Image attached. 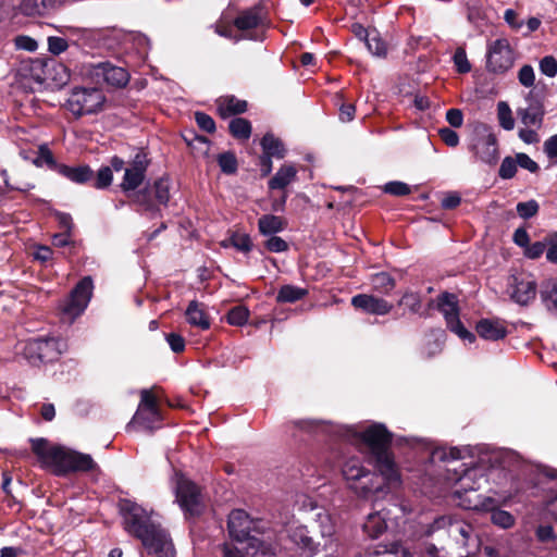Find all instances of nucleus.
Wrapping results in <instances>:
<instances>
[{
    "mask_svg": "<svg viewBox=\"0 0 557 557\" xmlns=\"http://www.w3.org/2000/svg\"><path fill=\"white\" fill-rule=\"evenodd\" d=\"M63 0H18L17 8L24 15L33 16L44 14L47 10L54 9Z\"/></svg>",
    "mask_w": 557,
    "mask_h": 557,
    "instance_id": "24",
    "label": "nucleus"
},
{
    "mask_svg": "<svg viewBox=\"0 0 557 557\" xmlns=\"http://www.w3.org/2000/svg\"><path fill=\"white\" fill-rule=\"evenodd\" d=\"M119 506L125 530L141 541L148 554L174 557V546L168 532L151 521L146 509L129 499H121Z\"/></svg>",
    "mask_w": 557,
    "mask_h": 557,
    "instance_id": "2",
    "label": "nucleus"
},
{
    "mask_svg": "<svg viewBox=\"0 0 557 557\" xmlns=\"http://www.w3.org/2000/svg\"><path fill=\"white\" fill-rule=\"evenodd\" d=\"M247 110V102L235 97H225L219 102V112L222 116L244 113Z\"/></svg>",
    "mask_w": 557,
    "mask_h": 557,
    "instance_id": "31",
    "label": "nucleus"
},
{
    "mask_svg": "<svg viewBox=\"0 0 557 557\" xmlns=\"http://www.w3.org/2000/svg\"><path fill=\"white\" fill-rule=\"evenodd\" d=\"M386 529V513L383 510L369 513L363 523V531L372 539L382 535Z\"/></svg>",
    "mask_w": 557,
    "mask_h": 557,
    "instance_id": "26",
    "label": "nucleus"
},
{
    "mask_svg": "<svg viewBox=\"0 0 557 557\" xmlns=\"http://www.w3.org/2000/svg\"><path fill=\"white\" fill-rule=\"evenodd\" d=\"M437 309L443 313L447 327L461 339L473 342L475 336L469 332L459 320L458 304L456 296L443 293L437 299Z\"/></svg>",
    "mask_w": 557,
    "mask_h": 557,
    "instance_id": "14",
    "label": "nucleus"
},
{
    "mask_svg": "<svg viewBox=\"0 0 557 557\" xmlns=\"http://www.w3.org/2000/svg\"><path fill=\"white\" fill-rule=\"evenodd\" d=\"M513 64V52L506 38H498L487 46L486 67L493 73H505Z\"/></svg>",
    "mask_w": 557,
    "mask_h": 557,
    "instance_id": "15",
    "label": "nucleus"
},
{
    "mask_svg": "<svg viewBox=\"0 0 557 557\" xmlns=\"http://www.w3.org/2000/svg\"><path fill=\"white\" fill-rule=\"evenodd\" d=\"M351 305L369 314L384 315L392 311L393 305L383 298L359 294L351 298Z\"/></svg>",
    "mask_w": 557,
    "mask_h": 557,
    "instance_id": "21",
    "label": "nucleus"
},
{
    "mask_svg": "<svg viewBox=\"0 0 557 557\" xmlns=\"http://www.w3.org/2000/svg\"><path fill=\"white\" fill-rule=\"evenodd\" d=\"M32 448L44 465L54 468L57 474L89 471L96 468V462L90 455L62 446H51L45 438L32 440Z\"/></svg>",
    "mask_w": 557,
    "mask_h": 557,
    "instance_id": "5",
    "label": "nucleus"
},
{
    "mask_svg": "<svg viewBox=\"0 0 557 557\" xmlns=\"http://www.w3.org/2000/svg\"><path fill=\"white\" fill-rule=\"evenodd\" d=\"M539 203L535 200H529L525 202H518L516 210L520 218L531 219L539 212Z\"/></svg>",
    "mask_w": 557,
    "mask_h": 557,
    "instance_id": "47",
    "label": "nucleus"
},
{
    "mask_svg": "<svg viewBox=\"0 0 557 557\" xmlns=\"http://www.w3.org/2000/svg\"><path fill=\"white\" fill-rule=\"evenodd\" d=\"M491 521L493 524L502 529H510L516 523L515 517L509 511L503 510L500 508L493 510V513L491 515Z\"/></svg>",
    "mask_w": 557,
    "mask_h": 557,
    "instance_id": "41",
    "label": "nucleus"
},
{
    "mask_svg": "<svg viewBox=\"0 0 557 557\" xmlns=\"http://www.w3.org/2000/svg\"><path fill=\"white\" fill-rule=\"evenodd\" d=\"M59 173L70 181L78 184L86 183L92 177V171L87 165H81L76 168L60 165Z\"/></svg>",
    "mask_w": 557,
    "mask_h": 557,
    "instance_id": "29",
    "label": "nucleus"
},
{
    "mask_svg": "<svg viewBox=\"0 0 557 557\" xmlns=\"http://www.w3.org/2000/svg\"><path fill=\"white\" fill-rule=\"evenodd\" d=\"M524 100L527 107L517 109V116L522 125L518 137L527 145H534L541 140L539 131L544 125L546 109L543 98L537 97L533 90L525 95Z\"/></svg>",
    "mask_w": 557,
    "mask_h": 557,
    "instance_id": "6",
    "label": "nucleus"
},
{
    "mask_svg": "<svg viewBox=\"0 0 557 557\" xmlns=\"http://www.w3.org/2000/svg\"><path fill=\"white\" fill-rule=\"evenodd\" d=\"M230 132L237 139L247 140L251 135V124L244 117H235L230 122Z\"/></svg>",
    "mask_w": 557,
    "mask_h": 557,
    "instance_id": "34",
    "label": "nucleus"
},
{
    "mask_svg": "<svg viewBox=\"0 0 557 557\" xmlns=\"http://www.w3.org/2000/svg\"><path fill=\"white\" fill-rule=\"evenodd\" d=\"M307 295L305 288H300L294 285H284L280 288L276 300L277 302H295Z\"/></svg>",
    "mask_w": 557,
    "mask_h": 557,
    "instance_id": "35",
    "label": "nucleus"
},
{
    "mask_svg": "<svg viewBox=\"0 0 557 557\" xmlns=\"http://www.w3.org/2000/svg\"><path fill=\"white\" fill-rule=\"evenodd\" d=\"M475 159L488 165H494L499 159L498 143L494 134L478 137L470 147Z\"/></svg>",
    "mask_w": 557,
    "mask_h": 557,
    "instance_id": "19",
    "label": "nucleus"
},
{
    "mask_svg": "<svg viewBox=\"0 0 557 557\" xmlns=\"http://www.w3.org/2000/svg\"><path fill=\"white\" fill-rule=\"evenodd\" d=\"M537 284L531 274L517 273L507 278L506 294L519 306H528L536 296Z\"/></svg>",
    "mask_w": 557,
    "mask_h": 557,
    "instance_id": "12",
    "label": "nucleus"
},
{
    "mask_svg": "<svg viewBox=\"0 0 557 557\" xmlns=\"http://www.w3.org/2000/svg\"><path fill=\"white\" fill-rule=\"evenodd\" d=\"M260 521H253L243 509H235L228 516V533L238 543L247 542L243 548L232 544L223 545V557H274L273 548L251 532H259Z\"/></svg>",
    "mask_w": 557,
    "mask_h": 557,
    "instance_id": "3",
    "label": "nucleus"
},
{
    "mask_svg": "<svg viewBox=\"0 0 557 557\" xmlns=\"http://www.w3.org/2000/svg\"><path fill=\"white\" fill-rule=\"evenodd\" d=\"M87 74L97 83H106L108 86L122 88L129 81V74L126 70L115 66L109 62L90 64Z\"/></svg>",
    "mask_w": 557,
    "mask_h": 557,
    "instance_id": "17",
    "label": "nucleus"
},
{
    "mask_svg": "<svg viewBox=\"0 0 557 557\" xmlns=\"http://www.w3.org/2000/svg\"><path fill=\"white\" fill-rule=\"evenodd\" d=\"M446 120L453 127H460L463 123V114L459 109H449L446 112Z\"/></svg>",
    "mask_w": 557,
    "mask_h": 557,
    "instance_id": "62",
    "label": "nucleus"
},
{
    "mask_svg": "<svg viewBox=\"0 0 557 557\" xmlns=\"http://www.w3.org/2000/svg\"><path fill=\"white\" fill-rule=\"evenodd\" d=\"M112 178H113V175H112L111 168H109V166L101 168L98 171L95 186L100 189L106 188L112 183Z\"/></svg>",
    "mask_w": 557,
    "mask_h": 557,
    "instance_id": "54",
    "label": "nucleus"
},
{
    "mask_svg": "<svg viewBox=\"0 0 557 557\" xmlns=\"http://www.w3.org/2000/svg\"><path fill=\"white\" fill-rule=\"evenodd\" d=\"M67 41L62 37L52 36L48 38V49L53 54H60L67 49Z\"/></svg>",
    "mask_w": 557,
    "mask_h": 557,
    "instance_id": "55",
    "label": "nucleus"
},
{
    "mask_svg": "<svg viewBox=\"0 0 557 557\" xmlns=\"http://www.w3.org/2000/svg\"><path fill=\"white\" fill-rule=\"evenodd\" d=\"M399 306H406L411 313H420L422 299L419 293L406 290L398 301Z\"/></svg>",
    "mask_w": 557,
    "mask_h": 557,
    "instance_id": "38",
    "label": "nucleus"
},
{
    "mask_svg": "<svg viewBox=\"0 0 557 557\" xmlns=\"http://www.w3.org/2000/svg\"><path fill=\"white\" fill-rule=\"evenodd\" d=\"M371 285L374 290L381 294H389L394 289L396 282L388 273L380 272L372 275Z\"/></svg>",
    "mask_w": 557,
    "mask_h": 557,
    "instance_id": "32",
    "label": "nucleus"
},
{
    "mask_svg": "<svg viewBox=\"0 0 557 557\" xmlns=\"http://www.w3.org/2000/svg\"><path fill=\"white\" fill-rule=\"evenodd\" d=\"M366 45H367L368 50L373 55L384 57L386 54V51H387L386 45L376 32L367 34Z\"/></svg>",
    "mask_w": 557,
    "mask_h": 557,
    "instance_id": "39",
    "label": "nucleus"
},
{
    "mask_svg": "<svg viewBox=\"0 0 557 557\" xmlns=\"http://www.w3.org/2000/svg\"><path fill=\"white\" fill-rule=\"evenodd\" d=\"M540 71L547 77H555L557 75V61L553 55H546L540 61Z\"/></svg>",
    "mask_w": 557,
    "mask_h": 557,
    "instance_id": "49",
    "label": "nucleus"
},
{
    "mask_svg": "<svg viewBox=\"0 0 557 557\" xmlns=\"http://www.w3.org/2000/svg\"><path fill=\"white\" fill-rule=\"evenodd\" d=\"M265 247L268 250H270L272 252H283L288 249L287 243L278 236H271L265 242Z\"/></svg>",
    "mask_w": 557,
    "mask_h": 557,
    "instance_id": "58",
    "label": "nucleus"
},
{
    "mask_svg": "<svg viewBox=\"0 0 557 557\" xmlns=\"http://www.w3.org/2000/svg\"><path fill=\"white\" fill-rule=\"evenodd\" d=\"M261 147L264 152L263 159L268 162V169L265 171V174H269L272 170L271 158H284L285 148L283 143L272 134H265L263 136V138L261 139Z\"/></svg>",
    "mask_w": 557,
    "mask_h": 557,
    "instance_id": "23",
    "label": "nucleus"
},
{
    "mask_svg": "<svg viewBox=\"0 0 557 557\" xmlns=\"http://www.w3.org/2000/svg\"><path fill=\"white\" fill-rule=\"evenodd\" d=\"M154 197L161 205H166L170 200V182L166 178H160L156 181Z\"/></svg>",
    "mask_w": 557,
    "mask_h": 557,
    "instance_id": "45",
    "label": "nucleus"
},
{
    "mask_svg": "<svg viewBox=\"0 0 557 557\" xmlns=\"http://www.w3.org/2000/svg\"><path fill=\"white\" fill-rule=\"evenodd\" d=\"M478 334L486 341H498L506 336L507 330L499 322L490 319H483L476 324Z\"/></svg>",
    "mask_w": 557,
    "mask_h": 557,
    "instance_id": "25",
    "label": "nucleus"
},
{
    "mask_svg": "<svg viewBox=\"0 0 557 557\" xmlns=\"http://www.w3.org/2000/svg\"><path fill=\"white\" fill-rule=\"evenodd\" d=\"M72 36L76 41L88 49L110 48L112 41V32L108 28H70Z\"/></svg>",
    "mask_w": 557,
    "mask_h": 557,
    "instance_id": "18",
    "label": "nucleus"
},
{
    "mask_svg": "<svg viewBox=\"0 0 557 557\" xmlns=\"http://www.w3.org/2000/svg\"><path fill=\"white\" fill-rule=\"evenodd\" d=\"M544 152L549 159H557V134L545 140Z\"/></svg>",
    "mask_w": 557,
    "mask_h": 557,
    "instance_id": "64",
    "label": "nucleus"
},
{
    "mask_svg": "<svg viewBox=\"0 0 557 557\" xmlns=\"http://www.w3.org/2000/svg\"><path fill=\"white\" fill-rule=\"evenodd\" d=\"M265 18V11L261 5H255L239 13L234 25L243 32L240 39L259 40L261 38L259 30L264 29Z\"/></svg>",
    "mask_w": 557,
    "mask_h": 557,
    "instance_id": "13",
    "label": "nucleus"
},
{
    "mask_svg": "<svg viewBox=\"0 0 557 557\" xmlns=\"http://www.w3.org/2000/svg\"><path fill=\"white\" fill-rule=\"evenodd\" d=\"M14 41H15L16 48L21 49V50L33 52V51L37 50V48H38L37 41L29 36H24V35L17 36Z\"/></svg>",
    "mask_w": 557,
    "mask_h": 557,
    "instance_id": "57",
    "label": "nucleus"
},
{
    "mask_svg": "<svg viewBox=\"0 0 557 557\" xmlns=\"http://www.w3.org/2000/svg\"><path fill=\"white\" fill-rule=\"evenodd\" d=\"M497 119L499 125L505 131H512L515 128L512 111L506 101H499L497 103Z\"/></svg>",
    "mask_w": 557,
    "mask_h": 557,
    "instance_id": "36",
    "label": "nucleus"
},
{
    "mask_svg": "<svg viewBox=\"0 0 557 557\" xmlns=\"http://www.w3.org/2000/svg\"><path fill=\"white\" fill-rule=\"evenodd\" d=\"M186 319L190 325L197 326L201 330H208L210 327L208 315L196 300L189 302L186 309Z\"/></svg>",
    "mask_w": 557,
    "mask_h": 557,
    "instance_id": "28",
    "label": "nucleus"
},
{
    "mask_svg": "<svg viewBox=\"0 0 557 557\" xmlns=\"http://www.w3.org/2000/svg\"><path fill=\"white\" fill-rule=\"evenodd\" d=\"M249 318V310L244 306H237L227 313V322L231 325L242 326L246 324Z\"/></svg>",
    "mask_w": 557,
    "mask_h": 557,
    "instance_id": "44",
    "label": "nucleus"
},
{
    "mask_svg": "<svg viewBox=\"0 0 557 557\" xmlns=\"http://www.w3.org/2000/svg\"><path fill=\"white\" fill-rule=\"evenodd\" d=\"M486 482V475L481 467L468 468L457 480L455 495L461 499L466 493L482 488Z\"/></svg>",
    "mask_w": 557,
    "mask_h": 557,
    "instance_id": "20",
    "label": "nucleus"
},
{
    "mask_svg": "<svg viewBox=\"0 0 557 557\" xmlns=\"http://www.w3.org/2000/svg\"><path fill=\"white\" fill-rule=\"evenodd\" d=\"M219 165L223 173L233 174L237 170V160L231 152L221 153L218 158Z\"/></svg>",
    "mask_w": 557,
    "mask_h": 557,
    "instance_id": "46",
    "label": "nucleus"
},
{
    "mask_svg": "<svg viewBox=\"0 0 557 557\" xmlns=\"http://www.w3.org/2000/svg\"><path fill=\"white\" fill-rule=\"evenodd\" d=\"M92 289L94 284L91 277L85 276L82 278L61 306L63 319L72 323L79 317L90 301Z\"/></svg>",
    "mask_w": 557,
    "mask_h": 557,
    "instance_id": "10",
    "label": "nucleus"
},
{
    "mask_svg": "<svg viewBox=\"0 0 557 557\" xmlns=\"http://www.w3.org/2000/svg\"><path fill=\"white\" fill-rule=\"evenodd\" d=\"M196 122L198 126L203 129L205 132L212 133L215 129V123L213 119L203 113V112H196L195 114Z\"/></svg>",
    "mask_w": 557,
    "mask_h": 557,
    "instance_id": "56",
    "label": "nucleus"
},
{
    "mask_svg": "<svg viewBox=\"0 0 557 557\" xmlns=\"http://www.w3.org/2000/svg\"><path fill=\"white\" fill-rule=\"evenodd\" d=\"M297 175V170L292 164H284L280 170L275 173V175L269 181V187L271 189H283L292 182L295 181Z\"/></svg>",
    "mask_w": 557,
    "mask_h": 557,
    "instance_id": "27",
    "label": "nucleus"
},
{
    "mask_svg": "<svg viewBox=\"0 0 557 557\" xmlns=\"http://www.w3.org/2000/svg\"><path fill=\"white\" fill-rule=\"evenodd\" d=\"M515 156H516L518 166H520L531 173L539 172V170H540L539 164L533 159H531L527 153L518 152Z\"/></svg>",
    "mask_w": 557,
    "mask_h": 557,
    "instance_id": "53",
    "label": "nucleus"
},
{
    "mask_svg": "<svg viewBox=\"0 0 557 557\" xmlns=\"http://www.w3.org/2000/svg\"><path fill=\"white\" fill-rule=\"evenodd\" d=\"M518 79L522 86L527 88L532 87L535 83V74L533 67L530 64L523 65L519 70Z\"/></svg>",
    "mask_w": 557,
    "mask_h": 557,
    "instance_id": "51",
    "label": "nucleus"
},
{
    "mask_svg": "<svg viewBox=\"0 0 557 557\" xmlns=\"http://www.w3.org/2000/svg\"><path fill=\"white\" fill-rule=\"evenodd\" d=\"M476 502L472 503L469 500L468 503H462V506L468 509H474V510H482V511H488L491 515L493 513V510H497V502L492 497H480Z\"/></svg>",
    "mask_w": 557,
    "mask_h": 557,
    "instance_id": "43",
    "label": "nucleus"
},
{
    "mask_svg": "<svg viewBox=\"0 0 557 557\" xmlns=\"http://www.w3.org/2000/svg\"><path fill=\"white\" fill-rule=\"evenodd\" d=\"M297 426L310 432H325L344 440L357 447L366 446L375 458L376 468L381 474L366 469L359 459L347 460L343 468V475L348 487L361 498L383 492L386 483L397 482L399 474L389 453L392 434L383 424H372L364 430L355 425L332 424L322 420H299Z\"/></svg>",
    "mask_w": 557,
    "mask_h": 557,
    "instance_id": "1",
    "label": "nucleus"
},
{
    "mask_svg": "<svg viewBox=\"0 0 557 557\" xmlns=\"http://www.w3.org/2000/svg\"><path fill=\"white\" fill-rule=\"evenodd\" d=\"M461 202V198L457 193H448L444 195V197L441 200V206L444 209H454L458 207Z\"/></svg>",
    "mask_w": 557,
    "mask_h": 557,
    "instance_id": "63",
    "label": "nucleus"
},
{
    "mask_svg": "<svg viewBox=\"0 0 557 557\" xmlns=\"http://www.w3.org/2000/svg\"><path fill=\"white\" fill-rule=\"evenodd\" d=\"M176 502L185 513L199 515L203 509V498L199 487L181 473L173 478Z\"/></svg>",
    "mask_w": 557,
    "mask_h": 557,
    "instance_id": "9",
    "label": "nucleus"
},
{
    "mask_svg": "<svg viewBox=\"0 0 557 557\" xmlns=\"http://www.w3.org/2000/svg\"><path fill=\"white\" fill-rule=\"evenodd\" d=\"M454 63L459 73H468L471 70V64L467 59V54L463 48H458L455 51Z\"/></svg>",
    "mask_w": 557,
    "mask_h": 557,
    "instance_id": "52",
    "label": "nucleus"
},
{
    "mask_svg": "<svg viewBox=\"0 0 557 557\" xmlns=\"http://www.w3.org/2000/svg\"><path fill=\"white\" fill-rule=\"evenodd\" d=\"M384 191L394 196H406L411 189L406 183L394 181L385 184Z\"/></svg>",
    "mask_w": 557,
    "mask_h": 557,
    "instance_id": "50",
    "label": "nucleus"
},
{
    "mask_svg": "<svg viewBox=\"0 0 557 557\" xmlns=\"http://www.w3.org/2000/svg\"><path fill=\"white\" fill-rule=\"evenodd\" d=\"M546 249V243L544 242H535L533 244H529L524 250V255L530 259L540 258Z\"/></svg>",
    "mask_w": 557,
    "mask_h": 557,
    "instance_id": "59",
    "label": "nucleus"
},
{
    "mask_svg": "<svg viewBox=\"0 0 557 557\" xmlns=\"http://www.w3.org/2000/svg\"><path fill=\"white\" fill-rule=\"evenodd\" d=\"M162 420L157 398L148 389L140 392V403L133 417L132 422L140 425L145 430H153Z\"/></svg>",
    "mask_w": 557,
    "mask_h": 557,
    "instance_id": "16",
    "label": "nucleus"
},
{
    "mask_svg": "<svg viewBox=\"0 0 557 557\" xmlns=\"http://www.w3.org/2000/svg\"><path fill=\"white\" fill-rule=\"evenodd\" d=\"M537 484L544 485L552 496L546 502V511L557 520V470L544 468L539 472Z\"/></svg>",
    "mask_w": 557,
    "mask_h": 557,
    "instance_id": "22",
    "label": "nucleus"
},
{
    "mask_svg": "<svg viewBox=\"0 0 557 557\" xmlns=\"http://www.w3.org/2000/svg\"><path fill=\"white\" fill-rule=\"evenodd\" d=\"M145 173L133 169H126L121 187L125 191L134 190L143 183Z\"/></svg>",
    "mask_w": 557,
    "mask_h": 557,
    "instance_id": "40",
    "label": "nucleus"
},
{
    "mask_svg": "<svg viewBox=\"0 0 557 557\" xmlns=\"http://www.w3.org/2000/svg\"><path fill=\"white\" fill-rule=\"evenodd\" d=\"M65 344L57 338H32L23 348L24 357L34 366L52 362L61 356Z\"/></svg>",
    "mask_w": 557,
    "mask_h": 557,
    "instance_id": "8",
    "label": "nucleus"
},
{
    "mask_svg": "<svg viewBox=\"0 0 557 557\" xmlns=\"http://www.w3.org/2000/svg\"><path fill=\"white\" fill-rule=\"evenodd\" d=\"M106 101L102 90L98 88L76 87L67 100V110L76 117L94 114L100 111Z\"/></svg>",
    "mask_w": 557,
    "mask_h": 557,
    "instance_id": "7",
    "label": "nucleus"
},
{
    "mask_svg": "<svg viewBox=\"0 0 557 557\" xmlns=\"http://www.w3.org/2000/svg\"><path fill=\"white\" fill-rule=\"evenodd\" d=\"M258 227L262 235L269 236L284 230V221L281 216L264 214L258 221Z\"/></svg>",
    "mask_w": 557,
    "mask_h": 557,
    "instance_id": "30",
    "label": "nucleus"
},
{
    "mask_svg": "<svg viewBox=\"0 0 557 557\" xmlns=\"http://www.w3.org/2000/svg\"><path fill=\"white\" fill-rule=\"evenodd\" d=\"M469 454L470 449L468 447H450L448 449L442 448L433 451V455L443 461L463 459L466 455Z\"/></svg>",
    "mask_w": 557,
    "mask_h": 557,
    "instance_id": "37",
    "label": "nucleus"
},
{
    "mask_svg": "<svg viewBox=\"0 0 557 557\" xmlns=\"http://www.w3.org/2000/svg\"><path fill=\"white\" fill-rule=\"evenodd\" d=\"M441 139L449 147H456L459 144L458 134L451 128L444 127L440 129Z\"/></svg>",
    "mask_w": 557,
    "mask_h": 557,
    "instance_id": "61",
    "label": "nucleus"
},
{
    "mask_svg": "<svg viewBox=\"0 0 557 557\" xmlns=\"http://www.w3.org/2000/svg\"><path fill=\"white\" fill-rule=\"evenodd\" d=\"M166 342L170 345L171 349L176 354L182 352L185 349V339L180 334H168Z\"/></svg>",
    "mask_w": 557,
    "mask_h": 557,
    "instance_id": "60",
    "label": "nucleus"
},
{
    "mask_svg": "<svg viewBox=\"0 0 557 557\" xmlns=\"http://www.w3.org/2000/svg\"><path fill=\"white\" fill-rule=\"evenodd\" d=\"M228 242L231 246L243 252H249L252 248L251 239L247 234H234Z\"/></svg>",
    "mask_w": 557,
    "mask_h": 557,
    "instance_id": "48",
    "label": "nucleus"
},
{
    "mask_svg": "<svg viewBox=\"0 0 557 557\" xmlns=\"http://www.w3.org/2000/svg\"><path fill=\"white\" fill-rule=\"evenodd\" d=\"M541 297L549 310L557 311V280L552 278L543 284Z\"/></svg>",
    "mask_w": 557,
    "mask_h": 557,
    "instance_id": "33",
    "label": "nucleus"
},
{
    "mask_svg": "<svg viewBox=\"0 0 557 557\" xmlns=\"http://www.w3.org/2000/svg\"><path fill=\"white\" fill-rule=\"evenodd\" d=\"M441 531H444L457 548L461 549L460 556L462 553L468 555L471 550H478L480 547V539L474 528L458 515H441L434 517L430 522L420 523L421 536L431 537Z\"/></svg>",
    "mask_w": 557,
    "mask_h": 557,
    "instance_id": "4",
    "label": "nucleus"
},
{
    "mask_svg": "<svg viewBox=\"0 0 557 557\" xmlns=\"http://www.w3.org/2000/svg\"><path fill=\"white\" fill-rule=\"evenodd\" d=\"M518 170V163L516 160V156H507L503 159L499 170L498 176L502 180H511L515 177Z\"/></svg>",
    "mask_w": 557,
    "mask_h": 557,
    "instance_id": "42",
    "label": "nucleus"
},
{
    "mask_svg": "<svg viewBox=\"0 0 557 557\" xmlns=\"http://www.w3.org/2000/svg\"><path fill=\"white\" fill-rule=\"evenodd\" d=\"M287 533L289 540L300 549L304 557H335L336 545L330 540L322 549H319V544L309 535L306 525H290Z\"/></svg>",
    "mask_w": 557,
    "mask_h": 557,
    "instance_id": "11",
    "label": "nucleus"
}]
</instances>
